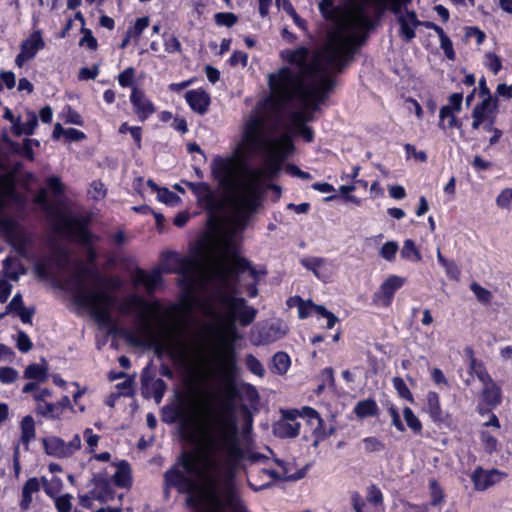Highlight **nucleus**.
Listing matches in <instances>:
<instances>
[{"label":"nucleus","instance_id":"obj_1","mask_svg":"<svg viewBox=\"0 0 512 512\" xmlns=\"http://www.w3.org/2000/svg\"><path fill=\"white\" fill-rule=\"evenodd\" d=\"M256 314L257 310L248 306L245 299L222 297L204 307L208 321L206 331L218 341L212 357L223 382V399L219 412H215L208 402L201 409L194 404L181 405L176 409L175 419L184 427H194L199 420H203L206 424H213L214 428L202 437L197 451L181 454L179 460L182 469L173 468L165 473L166 484L186 493L188 505L197 512L203 506H213L214 498L223 506H226L230 495L240 499L231 480L221 479L224 475H230L242 460L251 463L268 460L266 455L243 447L235 421L225 417L233 412L239 394L235 383L237 365L234 343L239 339L236 321L248 326Z\"/></svg>","mask_w":512,"mask_h":512},{"label":"nucleus","instance_id":"obj_2","mask_svg":"<svg viewBox=\"0 0 512 512\" xmlns=\"http://www.w3.org/2000/svg\"><path fill=\"white\" fill-rule=\"evenodd\" d=\"M214 159L211 162V172L221 188V198H217L207 183L186 182L195 193L200 203L209 211L207 221L210 232L206 234L199 256L182 259L179 273L186 282L187 290L193 292L196 288H205L210 283L219 286L217 292L199 303V310L204 315L206 304H214L220 298L235 297V283L238 274L246 270L253 278L257 271L251 263L237 254V235L242 232L250 219L245 209L234 207L228 200V191L214 173Z\"/></svg>","mask_w":512,"mask_h":512},{"label":"nucleus","instance_id":"obj_3","mask_svg":"<svg viewBox=\"0 0 512 512\" xmlns=\"http://www.w3.org/2000/svg\"><path fill=\"white\" fill-rule=\"evenodd\" d=\"M290 126L279 116L269 121L252 113L244 119L242 139L228 157L214 158V173L228 191V200L251 217L259 209L267 183L293 151Z\"/></svg>","mask_w":512,"mask_h":512},{"label":"nucleus","instance_id":"obj_4","mask_svg":"<svg viewBox=\"0 0 512 512\" xmlns=\"http://www.w3.org/2000/svg\"><path fill=\"white\" fill-rule=\"evenodd\" d=\"M351 41H343L336 34L325 39L309 59V50L299 47L282 52L289 66L269 74L270 95L267 103L279 113L291 100H298L304 107L290 113L291 125H306L314 121L320 103L326 99L335 81L332 76L341 73L351 63Z\"/></svg>","mask_w":512,"mask_h":512},{"label":"nucleus","instance_id":"obj_5","mask_svg":"<svg viewBox=\"0 0 512 512\" xmlns=\"http://www.w3.org/2000/svg\"><path fill=\"white\" fill-rule=\"evenodd\" d=\"M412 0H343L335 4V0H320L318 9L327 22L326 37L336 34L343 41H351V62L359 47L366 41L373 21L367 12L370 4L377 15L389 9L397 15L400 24V35L407 42L415 37V29L422 23L414 11L402 12V7Z\"/></svg>","mask_w":512,"mask_h":512},{"label":"nucleus","instance_id":"obj_6","mask_svg":"<svg viewBox=\"0 0 512 512\" xmlns=\"http://www.w3.org/2000/svg\"><path fill=\"white\" fill-rule=\"evenodd\" d=\"M161 307L158 302L149 303L137 295L126 299L122 306L123 313L135 311L138 327L135 332H127L126 340L133 346L142 347L158 342L173 358L185 360L188 345L182 338V325L177 319L175 309L167 312L170 321L159 317Z\"/></svg>","mask_w":512,"mask_h":512},{"label":"nucleus","instance_id":"obj_7","mask_svg":"<svg viewBox=\"0 0 512 512\" xmlns=\"http://www.w3.org/2000/svg\"><path fill=\"white\" fill-rule=\"evenodd\" d=\"M75 297L80 305L91 310L92 316L99 325L107 326L112 322L110 309L114 304V298L107 292L87 289L80 280Z\"/></svg>","mask_w":512,"mask_h":512},{"label":"nucleus","instance_id":"obj_8","mask_svg":"<svg viewBox=\"0 0 512 512\" xmlns=\"http://www.w3.org/2000/svg\"><path fill=\"white\" fill-rule=\"evenodd\" d=\"M42 442L45 452L58 458H68L81 448V438L78 434L68 443L56 436L46 437Z\"/></svg>","mask_w":512,"mask_h":512},{"label":"nucleus","instance_id":"obj_9","mask_svg":"<svg viewBox=\"0 0 512 512\" xmlns=\"http://www.w3.org/2000/svg\"><path fill=\"white\" fill-rule=\"evenodd\" d=\"M288 333V326L282 320H274L251 333L254 345L273 343L282 339Z\"/></svg>","mask_w":512,"mask_h":512},{"label":"nucleus","instance_id":"obj_10","mask_svg":"<svg viewBox=\"0 0 512 512\" xmlns=\"http://www.w3.org/2000/svg\"><path fill=\"white\" fill-rule=\"evenodd\" d=\"M405 283V278L397 275L388 276L373 294L372 302L376 306L387 308L391 305L395 292Z\"/></svg>","mask_w":512,"mask_h":512},{"label":"nucleus","instance_id":"obj_11","mask_svg":"<svg viewBox=\"0 0 512 512\" xmlns=\"http://www.w3.org/2000/svg\"><path fill=\"white\" fill-rule=\"evenodd\" d=\"M498 113L497 99L491 96L484 97V99L477 103L472 110V128L478 130L484 122H495Z\"/></svg>","mask_w":512,"mask_h":512},{"label":"nucleus","instance_id":"obj_12","mask_svg":"<svg viewBox=\"0 0 512 512\" xmlns=\"http://www.w3.org/2000/svg\"><path fill=\"white\" fill-rule=\"evenodd\" d=\"M302 413L298 410L282 411L281 419L275 424L274 432L281 438H294L299 434Z\"/></svg>","mask_w":512,"mask_h":512},{"label":"nucleus","instance_id":"obj_13","mask_svg":"<svg viewBox=\"0 0 512 512\" xmlns=\"http://www.w3.org/2000/svg\"><path fill=\"white\" fill-rule=\"evenodd\" d=\"M86 219H79L71 215H62L59 218V229L65 232L70 238L81 240L87 243L90 235L86 230Z\"/></svg>","mask_w":512,"mask_h":512},{"label":"nucleus","instance_id":"obj_14","mask_svg":"<svg viewBox=\"0 0 512 512\" xmlns=\"http://www.w3.org/2000/svg\"><path fill=\"white\" fill-rule=\"evenodd\" d=\"M45 43L39 31H34L26 40L21 43L20 53L17 55L15 63L21 67L26 61L32 59L39 50L43 49Z\"/></svg>","mask_w":512,"mask_h":512},{"label":"nucleus","instance_id":"obj_15","mask_svg":"<svg viewBox=\"0 0 512 512\" xmlns=\"http://www.w3.org/2000/svg\"><path fill=\"white\" fill-rule=\"evenodd\" d=\"M162 282V271L160 269H154L150 273H147L141 268H137L132 277V283L135 287L140 285L145 287L146 292L152 295L157 287Z\"/></svg>","mask_w":512,"mask_h":512},{"label":"nucleus","instance_id":"obj_16","mask_svg":"<svg viewBox=\"0 0 512 512\" xmlns=\"http://www.w3.org/2000/svg\"><path fill=\"white\" fill-rule=\"evenodd\" d=\"M504 476L505 474L497 469L485 470L478 467L472 474V481L476 490L484 491L500 482Z\"/></svg>","mask_w":512,"mask_h":512},{"label":"nucleus","instance_id":"obj_17","mask_svg":"<svg viewBox=\"0 0 512 512\" xmlns=\"http://www.w3.org/2000/svg\"><path fill=\"white\" fill-rule=\"evenodd\" d=\"M130 101L134 107L135 113L142 122L155 112L153 103L147 99L144 92L137 87L132 88Z\"/></svg>","mask_w":512,"mask_h":512},{"label":"nucleus","instance_id":"obj_18","mask_svg":"<svg viewBox=\"0 0 512 512\" xmlns=\"http://www.w3.org/2000/svg\"><path fill=\"white\" fill-rule=\"evenodd\" d=\"M185 98L191 109L199 114H204L210 104V97L203 90H190Z\"/></svg>","mask_w":512,"mask_h":512},{"label":"nucleus","instance_id":"obj_19","mask_svg":"<svg viewBox=\"0 0 512 512\" xmlns=\"http://www.w3.org/2000/svg\"><path fill=\"white\" fill-rule=\"evenodd\" d=\"M502 400L501 388L493 381L483 386L481 392V402L487 408L492 409L497 407Z\"/></svg>","mask_w":512,"mask_h":512},{"label":"nucleus","instance_id":"obj_20","mask_svg":"<svg viewBox=\"0 0 512 512\" xmlns=\"http://www.w3.org/2000/svg\"><path fill=\"white\" fill-rule=\"evenodd\" d=\"M213 506H204L209 512H248L246 506L243 504L241 499L230 495L226 500V506L219 504L218 500L214 498Z\"/></svg>","mask_w":512,"mask_h":512},{"label":"nucleus","instance_id":"obj_21","mask_svg":"<svg viewBox=\"0 0 512 512\" xmlns=\"http://www.w3.org/2000/svg\"><path fill=\"white\" fill-rule=\"evenodd\" d=\"M142 385L146 397H153L156 403L161 402L166 389V384L162 379H146L143 377Z\"/></svg>","mask_w":512,"mask_h":512},{"label":"nucleus","instance_id":"obj_22","mask_svg":"<svg viewBox=\"0 0 512 512\" xmlns=\"http://www.w3.org/2000/svg\"><path fill=\"white\" fill-rule=\"evenodd\" d=\"M462 101L463 94L462 93H453L448 97V103L441 107L439 112V127L441 129H445L444 120L446 116L450 113H458L462 109Z\"/></svg>","mask_w":512,"mask_h":512},{"label":"nucleus","instance_id":"obj_23","mask_svg":"<svg viewBox=\"0 0 512 512\" xmlns=\"http://www.w3.org/2000/svg\"><path fill=\"white\" fill-rule=\"evenodd\" d=\"M21 428V436L20 442L25 446V449H29V444L32 440L35 439L36 431H35V422L32 416H25L20 423Z\"/></svg>","mask_w":512,"mask_h":512},{"label":"nucleus","instance_id":"obj_24","mask_svg":"<svg viewBox=\"0 0 512 512\" xmlns=\"http://www.w3.org/2000/svg\"><path fill=\"white\" fill-rule=\"evenodd\" d=\"M23 377L37 383H44L48 379V367L46 364H30L25 368Z\"/></svg>","mask_w":512,"mask_h":512},{"label":"nucleus","instance_id":"obj_25","mask_svg":"<svg viewBox=\"0 0 512 512\" xmlns=\"http://www.w3.org/2000/svg\"><path fill=\"white\" fill-rule=\"evenodd\" d=\"M36 126L37 117L35 113L29 112L27 115V120L25 122L17 120L12 126V131L16 136H21L23 134L32 135Z\"/></svg>","mask_w":512,"mask_h":512},{"label":"nucleus","instance_id":"obj_26","mask_svg":"<svg viewBox=\"0 0 512 512\" xmlns=\"http://www.w3.org/2000/svg\"><path fill=\"white\" fill-rule=\"evenodd\" d=\"M113 481L118 487H128L131 482V469L126 461H120L117 464V470L113 476Z\"/></svg>","mask_w":512,"mask_h":512},{"label":"nucleus","instance_id":"obj_27","mask_svg":"<svg viewBox=\"0 0 512 512\" xmlns=\"http://www.w3.org/2000/svg\"><path fill=\"white\" fill-rule=\"evenodd\" d=\"M5 276L11 280L17 281L20 275L25 273V269L17 259L7 258L3 262Z\"/></svg>","mask_w":512,"mask_h":512},{"label":"nucleus","instance_id":"obj_28","mask_svg":"<svg viewBox=\"0 0 512 512\" xmlns=\"http://www.w3.org/2000/svg\"><path fill=\"white\" fill-rule=\"evenodd\" d=\"M377 411L378 406L373 399L359 401L354 408V412L359 418L374 416Z\"/></svg>","mask_w":512,"mask_h":512},{"label":"nucleus","instance_id":"obj_29","mask_svg":"<svg viewBox=\"0 0 512 512\" xmlns=\"http://www.w3.org/2000/svg\"><path fill=\"white\" fill-rule=\"evenodd\" d=\"M469 369L470 373L474 374L483 386L493 382L483 363L477 361L473 356L470 358Z\"/></svg>","mask_w":512,"mask_h":512},{"label":"nucleus","instance_id":"obj_30","mask_svg":"<svg viewBox=\"0 0 512 512\" xmlns=\"http://www.w3.org/2000/svg\"><path fill=\"white\" fill-rule=\"evenodd\" d=\"M273 372L283 375L290 367V358L285 352H277L273 358Z\"/></svg>","mask_w":512,"mask_h":512},{"label":"nucleus","instance_id":"obj_31","mask_svg":"<svg viewBox=\"0 0 512 512\" xmlns=\"http://www.w3.org/2000/svg\"><path fill=\"white\" fill-rule=\"evenodd\" d=\"M36 412L43 417L51 419H58L61 416V411H58V406L55 403L41 402L36 405Z\"/></svg>","mask_w":512,"mask_h":512},{"label":"nucleus","instance_id":"obj_32","mask_svg":"<svg viewBox=\"0 0 512 512\" xmlns=\"http://www.w3.org/2000/svg\"><path fill=\"white\" fill-rule=\"evenodd\" d=\"M275 462L282 468L281 477L286 480H299L306 474V468L299 470L297 473H291L290 464L282 460L276 459Z\"/></svg>","mask_w":512,"mask_h":512},{"label":"nucleus","instance_id":"obj_33","mask_svg":"<svg viewBox=\"0 0 512 512\" xmlns=\"http://www.w3.org/2000/svg\"><path fill=\"white\" fill-rule=\"evenodd\" d=\"M401 256L405 259H414L415 261L421 260V254L416 248L414 242L411 239H407L404 241Z\"/></svg>","mask_w":512,"mask_h":512},{"label":"nucleus","instance_id":"obj_34","mask_svg":"<svg viewBox=\"0 0 512 512\" xmlns=\"http://www.w3.org/2000/svg\"><path fill=\"white\" fill-rule=\"evenodd\" d=\"M326 263V260L319 257H310V258H304L301 260V264L308 270H311L313 274L320 278V273L318 269L322 266H324Z\"/></svg>","mask_w":512,"mask_h":512},{"label":"nucleus","instance_id":"obj_35","mask_svg":"<svg viewBox=\"0 0 512 512\" xmlns=\"http://www.w3.org/2000/svg\"><path fill=\"white\" fill-rule=\"evenodd\" d=\"M403 416L410 429H412L416 433L421 431L422 424L419 421L418 417L412 412V410L409 407H405L403 409Z\"/></svg>","mask_w":512,"mask_h":512},{"label":"nucleus","instance_id":"obj_36","mask_svg":"<svg viewBox=\"0 0 512 512\" xmlns=\"http://www.w3.org/2000/svg\"><path fill=\"white\" fill-rule=\"evenodd\" d=\"M19 373L13 367H0V382L3 384L14 383L18 379Z\"/></svg>","mask_w":512,"mask_h":512},{"label":"nucleus","instance_id":"obj_37","mask_svg":"<svg viewBox=\"0 0 512 512\" xmlns=\"http://www.w3.org/2000/svg\"><path fill=\"white\" fill-rule=\"evenodd\" d=\"M398 251V244L395 241H388L380 249V256L387 261H392Z\"/></svg>","mask_w":512,"mask_h":512},{"label":"nucleus","instance_id":"obj_38","mask_svg":"<svg viewBox=\"0 0 512 512\" xmlns=\"http://www.w3.org/2000/svg\"><path fill=\"white\" fill-rule=\"evenodd\" d=\"M302 413L305 417L308 418V420L310 421V423L312 425H315L314 430H315V432L318 433L321 428L322 422H323V420L319 416L318 412L313 408L304 407L302 409Z\"/></svg>","mask_w":512,"mask_h":512},{"label":"nucleus","instance_id":"obj_39","mask_svg":"<svg viewBox=\"0 0 512 512\" xmlns=\"http://www.w3.org/2000/svg\"><path fill=\"white\" fill-rule=\"evenodd\" d=\"M392 382H393L394 388L397 390V392L401 398L407 399L410 401L413 400L412 394L402 378L394 377Z\"/></svg>","mask_w":512,"mask_h":512},{"label":"nucleus","instance_id":"obj_40","mask_svg":"<svg viewBox=\"0 0 512 512\" xmlns=\"http://www.w3.org/2000/svg\"><path fill=\"white\" fill-rule=\"evenodd\" d=\"M471 291L474 293L476 298L482 303H488L492 297L491 292L484 287L480 286L478 283L473 282L470 285Z\"/></svg>","mask_w":512,"mask_h":512},{"label":"nucleus","instance_id":"obj_41","mask_svg":"<svg viewBox=\"0 0 512 512\" xmlns=\"http://www.w3.org/2000/svg\"><path fill=\"white\" fill-rule=\"evenodd\" d=\"M246 365L248 369L255 375L262 377L265 374V369L261 362L256 359L253 355L249 354L246 356Z\"/></svg>","mask_w":512,"mask_h":512},{"label":"nucleus","instance_id":"obj_42","mask_svg":"<svg viewBox=\"0 0 512 512\" xmlns=\"http://www.w3.org/2000/svg\"><path fill=\"white\" fill-rule=\"evenodd\" d=\"M135 69L128 67L118 75V82L122 87H131L134 83Z\"/></svg>","mask_w":512,"mask_h":512},{"label":"nucleus","instance_id":"obj_43","mask_svg":"<svg viewBox=\"0 0 512 512\" xmlns=\"http://www.w3.org/2000/svg\"><path fill=\"white\" fill-rule=\"evenodd\" d=\"M217 25L231 27L237 22V16L233 13L220 12L214 16Z\"/></svg>","mask_w":512,"mask_h":512},{"label":"nucleus","instance_id":"obj_44","mask_svg":"<svg viewBox=\"0 0 512 512\" xmlns=\"http://www.w3.org/2000/svg\"><path fill=\"white\" fill-rule=\"evenodd\" d=\"M16 345L17 348L23 353L30 351L33 346L32 341L30 340L28 335L23 331L18 332Z\"/></svg>","mask_w":512,"mask_h":512},{"label":"nucleus","instance_id":"obj_45","mask_svg":"<svg viewBox=\"0 0 512 512\" xmlns=\"http://www.w3.org/2000/svg\"><path fill=\"white\" fill-rule=\"evenodd\" d=\"M481 440L485 450L488 453H493L494 451L497 450L498 441L494 436L490 435L488 432H481Z\"/></svg>","mask_w":512,"mask_h":512},{"label":"nucleus","instance_id":"obj_46","mask_svg":"<svg viewBox=\"0 0 512 512\" xmlns=\"http://www.w3.org/2000/svg\"><path fill=\"white\" fill-rule=\"evenodd\" d=\"M367 452H378L384 449V444L376 437H367L363 440Z\"/></svg>","mask_w":512,"mask_h":512},{"label":"nucleus","instance_id":"obj_47","mask_svg":"<svg viewBox=\"0 0 512 512\" xmlns=\"http://www.w3.org/2000/svg\"><path fill=\"white\" fill-rule=\"evenodd\" d=\"M80 46H87L90 50H96L97 49V40L92 35L91 31L88 29L83 30V37L80 39L79 42Z\"/></svg>","mask_w":512,"mask_h":512},{"label":"nucleus","instance_id":"obj_48","mask_svg":"<svg viewBox=\"0 0 512 512\" xmlns=\"http://www.w3.org/2000/svg\"><path fill=\"white\" fill-rule=\"evenodd\" d=\"M430 488H431V504L433 506L439 505L443 500V491L437 484L435 480L430 481Z\"/></svg>","mask_w":512,"mask_h":512},{"label":"nucleus","instance_id":"obj_49","mask_svg":"<svg viewBox=\"0 0 512 512\" xmlns=\"http://www.w3.org/2000/svg\"><path fill=\"white\" fill-rule=\"evenodd\" d=\"M71 495L66 494L58 497L55 501L56 508L59 512H70L72 508Z\"/></svg>","mask_w":512,"mask_h":512},{"label":"nucleus","instance_id":"obj_50","mask_svg":"<svg viewBox=\"0 0 512 512\" xmlns=\"http://www.w3.org/2000/svg\"><path fill=\"white\" fill-rule=\"evenodd\" d=\"M158 199L169 205H173L179 201V197L166 188L158 190Z\"/></svg>","mask_w":512,"mask_h":512},{"label":"nucleus","instance_id":"obj_51","mask_svg":"<svg viewBox=\"0 0 512 512\" xmlns=\"http://www.w3.org/2000/svg\"><path fill=\"white\" fill-rule=\"evenodd\" d=\"M428 402H429V408H430L431 415L434 418L440 417L441 408H440L438 395L436 393H429L428 394Z\"/></svg>","mask_w":512,"mask_h":512},{"label":"nucleus","instance_id":"obj_52","mask_svg":"<svg viewBox=\"0 0 512 512\" xmlns=\"http://www.w3.org/2000/svg\"><path fill=\"white\" fill-rule=\"evenodd\" d=\"M512 200V189H504L496 198V204L500 208H508Z\"/></svg>","mask_w":512,"mask_h":512},{"label":"nucleus","instance_id":"obj_53","mask_svg":"<svg viewBox=\"0 0 512 512\" xmlns=\"http://www.w3.org/2000/svg\"><path fill=\"white\" fill-rule=\"evenodd\" d=\"M89 194L93 199H101L105 196L104 185L99 181H94L90 185Z\"/></svg>","mask_w":512,"mask_h":512},{"label":"nucleus","instance_id":"obj_54","mask_svg":"<svg viewBox=\"0 0 512 512\" xmlns=\"http://www.w3.org/2000/svg\"><path fill=\"white\" fill-rule=\"evenodd\" d=\"M164 45H165V51L167 53H174V52L181 51V44H180L179 40L173 35H171L170 37L165 39Z\"/></svg>","mask_w":512,"mask_h":512},{"label":"nucleus","instance_id":"obj_55","mask_svg":"<svg viewBox=\"0 0 512 512\" xmlns=\"http://www.w3.org/2000/svg\"><path fill=\"white\" fill-rule=\"evenodd\" d=\"M47 185L55 195H59L63 192L64 186L57 176H52L47 179Z\"/></svg>","mask_w":512,"mask_h":512},{"label":"nucleus","instance_id":"obj_56","mask_svg":"<svg viewBox=\"0 0 512 512\" xmlns=\"http://www.w3.org/2000/svg\"><path fill=\"white\" fill-rule=\"evenodd\" d=\"M39 489H40V484L36 477L28 479L22 488L23 494L37 493L39 491Z\"/></svg>","mask_w":512,"mask_h":512},{"label":"nucleus","instance_id":"obj_57","mask_svg":"<svg viewBox=\"0 0 512 512\" xmlns=\"http://www.w3.org/2000/svg\"><path fill=\"white\" fill-rule=\"evenodd\" d=\"M306 142H312L314 139L313 130L306 125H292Z\"/></svg>","mask_w":512,"mask_h":512},{"label":"nucleus","instance_id":"obj_58","mask_svg":"<svg viewBox=\"0 0 512 512\" xmlns=\"http://www.w3.org/2000/svg\"><path fill=\"white\" fill-rule=\"evenodd\" d=\"M148 25H149L148 17L138 18L135 22L133 31L131 33H133L134 36L139 37L141 35V33L148 27Z\"/></svg>","mask_w":512,"mask_h":512},{"label":"nucleus","instance_id":"obj_59","mask_svg":"<svg viewBox=\"0 0 512 512\" xmlns=\"http://www.w3.org/2000/svg\"><path fill=\"white\" fill-rule=\"evenodd\" d=\"M404 147L408 155H412L420 162H426L427 154L424 151H416L415 146L411 144H406Z\"/></svg>","mask_w":512,"mask_h":512},{"label":"nucleus","instance_id":"obj_60","mask_svg":"<svg viewBox=\"0 0 512 512\" xmlns=\"http://www.w3.org/2000/svg\"><path fill=\"white\" fill-rule=\"evenodd\" d=\"M286 170H287V172H289L291 175H293L295 177H298V178H301L304 180L311 179V175L308 172H304V171L300 170L297 166H295L293 164H288L286 166Z\"/></svg>","mask_w":512,"mask_h":512},{"label":"nucleus","instance_id":"obj_61","mask_svg":"<svg viewBox=\"0 0 512 512\" xmlns=\"http://www.w3.org/2000/svg\"><path fill=\"white\" fill-rule=\"evenodd\" d=\"M388 412L392 418V424L395 426V428L399 431H404V426L400 420V415L397 409L394 406H390L388 408Z\"/></svg>","mask_w":512,"mask_h":512},{"label":"nucleus","instance_id":"obj_62","mask_svg":"<svg viewBox=\"0 0 512 512\" xmlns=\"http://www.w3.org/2000/svg\"><path fill=\"white\" fill-rule=\"evenodd\" d=\"M247 60H248V56L246 53L241 52V51H235L230 58V63L233 66L237 65L239 63H241L243 66H245L247 64Z\"/></svg>","mask_w":512,"mask_h":512},{"label":"nucleus","instance_id":"obj_63","mask_svg":"<svg viewBox=\"0 0 512 512\" xmlns=\"http://www.w3.org/2000/svg\"><path fill=\"white\" fill-rule=\"evenodd\" d=\"M98 75V68L95 66L93 69L81 68L79 71V78L82 80L95 79Z\"/></svg>","mask_w":512,"mask_h":512},{"label":"nucleus","instance_id":"obj_64","mask_svg":"<svg viewBox=\"0 0 512 512\" xmlns=\"http://www.w3.org/2000/svg\"><path fill=\"white\" fill-rule=\"evenodd\" d=\"M65 137L72 141H80L85 138V134L75 128H69L65 131Z\"/></svg>","mask_w":512,"mask_h":512}]
</instances>
